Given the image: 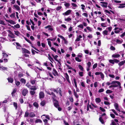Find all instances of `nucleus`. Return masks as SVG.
<instances>
[{"mask_svg":"<svg viewBox=\"0 0 125 125\" xmlns=\"http://www.w3.org/2000/svg\"><path fill=\"white\" fill-rule=\"evenodd\" d=\"M47 74L48 76V77H46L45 78L46 79L49 80L50 81H51L52 80V79L50 78H49V76L51 77L52 78H53V76L52 75V74L51 73L49 72L48 73H47Z\"/></svg>","mask_w":125,"mask_h":125,"instance_id":"obj_1","label":"nucleus"},{"mask_svg":"<svg viewBox=\"0 0 125 125\" xmlns=\"http://www.w3.org/2000/svg\"><path fill=\"white\" fill-rule=\"evenodd\" d=\"M115 32L116 33H119L121 31H122L123 29L121 28H119L118 27H115L114 29Z\"/></svg>","mask_w":125,"mask_h":125,"instance_id":"obj_2","label":"nucleus"},{"mask_svg":"<svg viewBox=\"0 0 125 125\" xmlns=\"http://www.w3.org/2000/svg\"><path fill=\"white\" fill-rule=\"evenodd\" d=\"M112 83L117 84L118 85V86H119V88L120 89V90L121 91L122 90V89L121 86V83L119 82L116 81V82H113Z\"/></svg>","mask_w":125,"mask_h":125,"instance_id":"obj_3","label":"nucleus"},{"mask_svg":"<svg viewBox=\"0 0 125 125\" xmlns=\"http://www.w3.org/2000/svg\"><path fill=\"white\" fill-rule=\"evenodd\" d=\"M53 102L54 106L56 108H57L59 106L58 102L56 99L53 100Z\"/></svg>","mask_w":125,"mask_h":125,"instance_id":"obj_4","label":"nucleus"},{"mask_svg":"<svg viewBox=\"0 0 125 125\" xmlns=\"http://www.w3.org/2000/svg\"><path fill=\"white\" fill-rule=\"evenodd\" d=\"M45 29H48V31H52L53 30L52 27L50 25H48L45 27Z\"/></svg>","mask_w":125,"mask_h":125,"instance_id":"obj_5","label":"nucleus"},{"mask_svg":"<svg viewBox=\"0 0 125 125\" xmlns=\"http://www.w3.org/2000/svg\"><path fill=\"white\" fill-rule=\"evenodd\" d=\"M72 10H69L67 11L66 12L63 13L62 14L64 16H67L70 14L71 13L72 11Z\"/></svg>","mask_w":125,"mask_h":125,"instance_id":"obj_6","label":"nucleus"},{"mask_svg":"<svg viewBox=\"0 0 125 125\" xmlns=\"http://www.w3.org/2000/svg\"><path fill=\"white\" fill-rule=\"evenodd\" d=\"M28 90L26 89H23L22 92V94L24 96H25L28 93Z\"/></svg>","mask_w":125,"mask_h":125,"instance_id":"obj_7","label":"nucleus"},{"mask_svg":"<svg viewBox=\"0 0 125 125\" xmlns=\"http://www.w3.org/2000/svg\"><path fill=\"white\" fill-rule=\"evenodd\" d=\"M64 75L67 81L69 83H71V82L69 79V76L67 73H65L64 74Z\"/></svg>","mask_w":125,"mask_h":125,"instance_id":"obj_8","label":"nucleus"},{"mask_svg":"<svg viewBox=\"0 0 125 125\" xmlns=\"http://www.w3.org/2000/svg\"><path fill=\"white\" fill-rule=\"evenodd\" d=\"M63 3H64V5L66 8H70L69 7L70 6V4L69 3L67 2L66 1L63 2Z\"/></svg>","mask_w":125,"mask_h":125,"instance_id":"obj_9","label":"nucleus"},{"mask_svg":"<svg viewBox=\"0 0 125 125\" xmlns=\"http://www.w3.org/2000/svg\"><path fill=\"white\" fill-rule=\"evenodd\" d=\"M100 3L102 4L101 5L103 7L105 8L107 7L108 5L107 3L105 2H100Z\"/></svg>","mask_w":125,"mask_h":125,"instance_id":"obj_10","label":"nucleus"},{"mask_svg":"<svg viewBox=\"0 0 125 125\" xmlns=\"http://www.w3.org/2000/svg\"><path fill=\"white\" fill-rule=\"evenodd\" d=\"M36 78L35 79L33 78H31V79L30 81L32 84L34 85L36 81Z\"/></svg>","mask_w":125,"mask_h":125,"instance_id":"obj_11","label":"nucleus"},{"mask_svg":"<svg viewBox=\"0 0 125 125\" xmlns=\"http://www.w3.org/2000/svg\"><path fill=\"white\" fill-rule=\"evenodd\" d=\"M14 9H16L17 11H19L20 10V7L17 5H14L13 6Z\"/></svg>","mask_w":125,"mask_h":125,"instance_id":"obj_12","label":"nucleus"},{"mask_svg":"<svg viewBox=\"0 0 125 125\" xmlns=\"http://www.w3.org/2000/svg\"><path fill=\"white\" fill-rule=\"evenodd\" d=\"M114 106L116 110L119 112H120V110L119 108L118 105L117 103H115L114 104Z\"/></svg>","mask_w":125,"mask_h":125,"instance_id":"obj_13","label":"nucleus"},{"mask_svg":"<svg viewBox=\"0 0 125 125\" xmlns=\"http://www.w3.org/2000/svg\"><path fill=\"white\" fill-rule=\"evenodd\" d=\"M52 73L55 76L58 75V73L57 72L54 68H53Z\"/></svg>","mask_w":125,"mask_h":125,"instance_id":"obj_14","label":"nucleus"},{"mask_svg":"<svg viewBox=\"0 0 125 125\" xmlns=\"http://www.w3.org/2000/svg\"><path fill=\"white\" fill-rule=\"evenodd\" d=\"M39 97L40 98H43L44 96V94L43 92H41L39 94Z\"/></svg>","mask_w":125,"mask_h":125,"instance_id":"obj_15","label":"nucleus"},{"mask_svg":"<svg viewBox=\"0 0 125 125\" xmlns=\"http://www.w3.org/2000/svg\"><path fill=\"white\" fill-rule=\"evenodd\" d=\"M57 90L58 91V92H57V93L58 94V93H59L60 96H62V91L61 89L59 88H57Z\"/></svg>","mask_w":125,"mask_h":125,"instance_id":"obj_16","label":"nucleus"},{"mask_svg":"<svg viewBox=\"0 0 125 125\" xmlns=\"http://www.w3.org/2000/svg\"><path fill=\"white\" fill-rule=\"evenodd\" d=\"M2 52H3L2 53V54L3 55L2 58H6L8 56V55L5 52H5V51H2Z\"/></svg>","mask_w":125,"mask_h":125,"instance_id":"obj_17","label":"nucleus"},{"mask_svg":"<svg viewBox=\"0 0 125 125\" xmlns=\"http://www.w3.org/2000/svg\"><path fill=\"white\" fill-rule=\"evenodd\" d=\"M7 68L0 65V70L2 71L7 70Z\"/></svg>","mask_w":125,"mask_h":125,"instance_id":"obj_18","label":"nucleus"},{"mask_svg":"<svg viewBox=\"0 0 125 125\" xmlns=\"http://www.w3.org/2000/svg\"><path fill=\"white\" fill-rule=\"evenodd\" d=\"M22 111L21 109H19L18 110L17 114L19 116H20L22 114Z\"/></svg>","mask_w":125,"mask_h":125,"instance_id":"obj_19","label":"nucleus"},{"mask_svg":"<svg viewBox=\"0 0 125 125\" xmlns=\"http://www.w3.org/2000/svg\"><path fill=\"white\" fill-rule=\"evenodd\" d=\"M115 42L118 44H121L123 42V40L122 39L120 40L116 39L115 41Z\"/></svg>","mask_w":125,"mask_h":125,"instance_id":"obj_20","label":"nucleus"},{"mask_svg":"<svg viewBox=\"0 0 125 125\" xmlns=\"http://www.w3.org/2000/svg\"><path fill=\"white\" fill-rule=\"evenodd\" d=\"M112 57L114 58H117L119 57L120 55L119 54H114L112 55Z\"/></svg>","mask_w":125,"mask_h":125,"instance_id":"obj_21","label":"nucleus"},{"mask_svg":"<svg viewBox=\"0 0 125 125\" xmlns=\"http://www.w3.org/2000/svg\"><path fill=\"white\" fill-rule=\"evenodd\" d=\"M64 20L67 22H71L72 19L71 18L69 17H68L67 18H65L64 19Z\"/></svg>","mask_w":125,"mask_h":125,"instance_id":"obj_22","label":"nucleus"},{"mask_svg":"<svg viewBox=\"0 0 125 125\" xmlns=\"http://www.w3.org/2000/svg\"><path fill=\"white\" fill-rule=\"evenodd\" d=\"M51 95H52V97L53 100L56 99V96L54 93L53 92H52L51 93Z\"/></svg>","mask_w":125,"mask_h":125,"instance_id":"obj_23","label":"nucleus"},{"mask_svg":"<svg viewBox=\"0 0 125 125\" xmlns=\"http://www.w3.org/2000/svg\"><path fill=\"white\" fill-rule=\"evenodd\" d=\"M95 101L96 103H99L101 102V100L99 98H96L95 99Z\"/></svg>","mask_w":125,"mask_h":125,"instance_id":"obj_24","label":"nucleus"},{"mask_svg":"<svg viewBox=\"0 0 125 125\" xmlns=\"http://www.w3.org/2000/svg\"><path fill=\"white\" fill-rule=\"evenodd\" d=\"M30 89L31 90H33V91H35L36 90L37 88L36 86H31L30 87Z\"/></svg>","mask_w":125,"mask_h":125,"instance_id":"obj_25","label":"nucleus"},{"mask_svg":"<svg viewBox=\"0 0 125 125\" xmlns=\"http://www.w3.org/2000/svg\"><path fill=\"white\" fill-rule=\"evenodd\" d=\"M57 62H58L57 63V65H58V66L59 67L58 68H59V69L60 70H61L62 69L61 68V62H60L59 61H57Z\"/></svg>","mask_w":125,"mask_h":125,"instance_id":"obj_26","label":"nucleus"},{"mask_svg":"<svg viewBox=\"0 0 125 125\" xmlns=\"http://www.w3.org/2000/svg\"><path fill=\"white\" fill-rule=\"evenodd\" d=\"M22 50L25 53H26L28 54L30 53V52L29 50L25 48H23Z\"/></svg>","mask_w":125,"mask_h":125,"instance_id":"obj_27","label":"nucleus"},{"mask_svg":"<svg viewBox=\"0 0 125 125\" xmlns=\"http://www.w3.org/2000/svg\"><path fill=\"white\" fill-rule=\"evenodd\" d=\"M82 38V36L81 35H79L77 36V38L75 40L76 41H78L80 40V39Z\"/></svg>","mask_w":125,"mask_h":125,"instance_id":"obj_28","label":"nucleus"},{"mask_svg":"<svg viewBox=\"0 0 125 125\" xmlns=\"http://www.w3.org/2000/svg\"><path fill=\"white\" fill-rule=\"evenodd\" d=\"M8 82L9 83H12L13 82V79L11 77H9L7 78Z\"/></svg>","mask_w":125,"mask_h":125,"instance_id":"obj_29","label":"nucleus"},{"mask_svg":"<svg viewBox=\"0 0 125 125\" xmlns=\"http://www.w3.org/2000/svg\"><path fill=\"white\" fill-rule=\"evenodd\" d=\"M125 7V4H120L118 6V8H122Z\"/></svg>","mask_w":125,"mask_h":125,"instance_id":"obj_30","label":"nucleus"},{"mask_svg":"<svg viewBox=\"0 0 125 125\" xmlns=\"http://www.w3.org/2000/svg\"><path fill=\"white\" fill-rule=\"evenodd\" d=\"M72 6H73V9H75V8L74 7H77V6L76 4L74 3H71Z\"/></svg>","mask_w":125,"mask_h":125,"instance_id":"obj_31","label":"nucleus"},{"mask_svg":"<svg viewBox=\"0 0 125 125\" xmlns=\"http://www.w3.org/2000/svg\"><path fill=\"white\" fill-rule=\"evenodd\" d=\"M52 56L56 61L57 62L59 61L57 59V57H58V55H55L54 56L52 54Z\"/></svg>","mask_w":125,"mask_h":125,"instance_id":"obj_32","label":"nucleus"},{"mask_svg":"<svg viewBox=\"0 0 125 125\" xmlns=\"http://www.w3.org/2000/svg\"><path fill=\"white\" fill-rule=\"evenodd\" d=\"M20 81L21 83L24 84H25L26 82L25 80L23 78H21L20 80Z\"/></svg>","mask_w":125,"mask_h":125,"instance_id":"obj_33","label":"nucleus"},{"mask_svg":"<svg viewBox=\"0 0 125 125\" xmlns=\"http://www.w3.org/2000/svg\"><path fill=\"white\" fill-rule=\"evenodd\" d=\"M108 32L107 31L105 30L103 32V34L104 36L107 35L108 34Z\"/></svg>","mask_w":125,"mask_h":125,"instance_id":"obj_34","label":"nucleus"},{"mask_svg":"<svg viewBox=\"0 0 125 125\" xmlns=\"http://www.w3.org/2000/svg\"><path fill=\"white\" fill-rule=\"evenodd\" d=\"M78 67L79 69L82 71H84V69L83 67L80 65H78Z\"/></svg>","mask_w":125,"mask_h":125,"instance_id":"obj_35","label":"nucleus"},{"mask_svg":"<svg viewBox=\"0 0 125 125\" xmlns=\"http://www.w3.org/2000/svg\"><path fill=\"white\" fill-rule=\"evenodd\" d=\"M49 2L51 4L53 5H56L57 4V3L54 2L53 1H50Z\"/></svg>","mask_w":125,"mask_h":125,"instance_id":"obj_36","label":"nucleus"},{"mask_svg":"<svg viewBox=\"0 0 125 125\" xmlns=\"http://www.w3.org/2000/svg\"><path fill=\"white\" fill-rule=\"evenodd\" d=\"M113 85H111L109 86L110 88L112 87H118V85L116 84H113Z\"/></svg>","mask_w":125,"mask_h":125,"instance_id":"obj_37","label":"nucleus"},{"mask_svg":"<svg viewBox=\"0 0 125 125\" xmlns=\"http://www.w3.org/2000/svg\"><path fill=\"white\" fill-rule=\"evenodd\" d=\"M73 81L76 88H77L76 79L75 78H74L73 79Z\"/></svg>","mask_w":125,"mask_h":125,"instance_id":"obj_38","label":"nucleus"},{"mask_svg":"<svg viewBox=\"0 0 125 125\" xmlns=\"http://www.w3.org/2000/svg\"><path fill=\"white\" fill-rule=\"evenodd\" d=\"M30 93L31 95L33 96L35 94V92L34 91L31 90L30 91Z\"/></svg>","mask_w":125,"mask_h":125,"instance_id":"obj_39","label":"nucleus"},{"mask_svg":"<svg viewBox=\"0 0 125 125\" xmlns=\"http://www.w3.org/2000/svg\"><path fill=\"white\" fill-rule=\"evenodd\" d=\"M35 116V114L33 112H31L29 114V116L31 117H34Z\"/></svg>","mask_w":125,"mask_h":125,"instance_id":"obj_40","label":"nucleus"},{"mask_svg":"<svg viewBox=\"0 0 125 125\" xmlns=\"http://www.w3.org/2000/svg\"><path fill=\"white\" fill-rule=\"evenodd\" d=\"M99 120L102 124H104V122L102 117H99Z\"/></svg>","mask_w":125,"mask_h":125,"instance_id":"obj_41","label":"nucleus"},{"mask_svg":"<svg viewBox=\"0 0 125 125\" xmlns=\"http://www.w3.org/2000/svg\"><path fill=\"white\" fill-rule=\"evenodd\" d=\"M18 77L19 78H21L23 76V74L21 72H20L18 74Z\"/></svg>","mask_w":125,"mask_h":125,"instance_id":"obj_42","label":"nucleus"},{"mask_svg":"<svg viewBox=\"0 0 125 125\" xmlns=\"http://www.w3.org/2000/svg\"><path fill=\"white\" fill-rule=\"evenodd\" d=\"M49 57L48 58L50 60V61L52 63H53V58L52 57L49 55H48Z\"/></svg>","mask_w":125,"mask_h":125,"instance_id":"obj_43","label":"nucleus"},{"mask_svg":"<svg viewBox=\"0 0 125 125\" xmlns=\"http://www.w3.org/2000/svg\"><path fill=\"white\" fill-rule=\"evenodd\" d=\"M45 104V100L43 101L41 103V104L42 106H44Z\"/></svg>","mask_w":125,"mask_h":125,"instance_id":"obj_44","label":"nucleus"},{"mask_svg":"<svg viewBox=\"0 0 125 125\" xmlns=\"http://www.w3.org/2000/svg\"><path fill=\"white\" fill-rule=\"evenodd\" d=\"M75 59V60L78 62H80L82 61L78 57H76Z\"/></svg>","mask_w":125,"mask_h":125,"instance_id":"obj_45","label":"nucleus"},{"mask_svg":"<svg viewBox=\"0 0 125 125\" xmlns=\"http://www.w3.org/2000/svg\"><path fill=\"white\" fill-rule=\"evenodd\" d=\"M116 81H112V82L111 83H110V82H107L106 83V84L108 86H109V85H110L111 84H115V83H113V82H116Z\"/></svg>","mask_w":125,"mask_h":125,"instance_id":"obj_46","label":"nucleus"},{"mask_svg":"<svg viewBox=\"0 0 125 125\" xmlns=\"http://www.w3.org/2000/svg\"><path fill=\"white\" fill-rule=\"evenodd\" d=\"M42 121L40 119H38L36 120L35 121V123H42Z\"/></svg>","mask_w":125,"mask_h":125,"instance_id":"obj_47","label":"nucleus"},{"mask_svg":"<svg viewBox=\"0 0 125 125\" xmlns=\"http://www.w3.org/2000/svg\"><path fill=\"white\" fill-rule=\"evenodd\" d=\"M10 117H12L8 115V117L6 118V121L8 123L10 122V121L9 120V118Z\"/></svg>","mask_w":125,"mask_h":125,"instance_id":"obj_48","label":"nucleus"},{"mask_svg":"<svg viewBox=\"0 0 125 125\" xmlns=\"http://www.w3.org/2000/svg\"><path fill=\"white\" fill-rule=\"evenodd\" d=\"M33 105L36 107V108H37L38 107V104L36 102H35L33 103Z\"/></svg>","mask_w":125,"mask_h":125,"instance_id":"obj_49","label":"nucleus"},{"mask_svg":"<svg viewBox=\"0 0 125 125\" xmlns=\"http://www.w3.org/2000/svg\"><path fill=\"white\" fill-rule=\"evenodd\" d=\"M74 95L76 98H79V95L76 92H74Z\"/></svg>","mask_w":125,"mask_h":125,"instance_id":"obj_50","label":"nucleus"},{"mask_svg":"<svg viewBox=\"0 0 125 125\" xmlns=\"http://www.w3.org/2000/svg\"><path fill=\"white\" fill-rule=\"evenodd\" d=\"M43 122H44V124L45 125H48V120L47 119H44L43 120Z\"/></svg>","mask_w":125,"mask_h":125,"instance_id":"obj_51","label":"nucleus"},{"mask_svg":"<svg viewBox=\"0 0 125 125\" xmlns=\"http://www.w3.org/2000/svg\"><path fill=\"white\" fill-rule=\"evenodd\" d=\"M110 110L112 111L114 113V114L116 115H118V114L116 112V111L114 109H112Z\"/></svg>","mask_w":125,"mask_h":125,"instance_id":"obj_52","label":"nucleus"},{"mask_svg":"<svg viewBox=\"0 0 125 125\" xmlns=\"http://www.w3.org/2000/svg\"><path fill=\"white\" fill-rule=\"evenodd\" d=\"M49 90H51V89H49L48 90H47V89L45 90V91L46 92V93H47V94H50V95H51V93H50L49 92Z\"/></svg>","mask_w":125,"mask_h":125,"instance_id":"obj_53","label":"nucleus"},{"mask_svg":"<svg viewBox=\"0 0 125 125\" xmlns=\"http://www.w3.org/2000/svg\"><path fill=\"white\" fill-rule=\"evenodd\" d=\"M113 91L111 90H107L106 91V94H109V93H112Z\"/></svg>","mask_w":125,"mask_h":125,"instance_id":"obj_54","label":"nucleus"},{"mask_svg":"<svg viewBox=\"0 0 125 125\" xmlns=\"http://www.w3.org/2000/svg\"><path fill=\"white\" fill-rule=\"evenodd\" d=\"M77 56L78 57H77L81 58L83 57V54L81 53H79L78 54Z\"/></svg>","mask_w":125,"mask_h":125,"instance_id":"obj_55","label":"nucleus"},{"mask_svg":"<svg viewBox=\"0 0 125 125\" xmlns=\"http://www.w3.org/2000/svg\"><path fill=\"white\" fill-rule=\"evenodd\" d=\"M112 27L111 26H110L106 28V29L108 30L109 31H111L112 30Z\"/></svg>","mask_w":125,"mask_h":125,"instance_id":"obj_56","label":"nucleus"},{"mask_svg":"<svg viewBox=\"0 0 125 125\" xmlns=\"http://www.w3.org/2000/svg\"><path fill=\"white\" fill-rule=\"evenodd\" d=\"M14 27L17 28H19L20 27V25L18 24H17L16 25H14Z\"/></svg>","mask_w":125,"mask_h":125,"instance_id":"obj_57","label":"nucleus"},{"mask_svg":"<svg viewBox=\"0 0 125 125\" xmlns=\"http://www.w3.org/2000/svg\"><path fill=\"white\" fill-rule=\"evenodd\" d=\"M13 105L15 107V109H16L17 107V103L14 102L13 103Z\"/></svg>","mask_w":125,"mask_h":125,"instance_id":"obj_58","label":"nucleus"},{"mask_svg":"<svg viewBox=\"0 0 125 125\" xmlns=\"http://www.w3.org/2000/svg\"><path fill=\"white\" fill-rule=\"evenodd\" d=\"M100 75L102 79L103 80H104V76L103 74L101 72Z\"/></svg>","mask_w":125,"mask_h":125,"instance_id":"obj_59","label":"nucleus"},{"mask_svg":"<svg viewBox=\"0 0 125 125\" xmlns=\"http://www.w3.org/2000/svg\"><path fill=\"white\" fill-rule=\"evenodd\" d=\"M124 64L123 63V62L122 61L118 63V65L120 67L122 65H123Z\"/></svg>","mask_w":125,"mask_h":125,"instance_id":"obj_60","label":"nucleus"},{"mask_svg":"<svg viewBox=\"0 0 125 125\" xmlns=\"http://www.w3.org/2000/svg\"><path fill=\"white\" fill-rule=\"evenodd\" d=\"M101 25L102 27H106V23H101Z\"/></svg>","mask_w":125,"mask_h":125,"instance_id":"obj_61","label":"nucleus"},{"mask_svg":"<svg viewBox=\"0 0 125 125\" xmlns=\"http://www.w3.org/2000/svg\"><path fill=\"white\" fill-rule=\"evenodd\" d=\"M110 49L112 51H115V48L112 45H111V46Z\"/></svg>","mask_w":125,"mask_h":125,"instance_id":"obj_62","label":"nucleus"},{"mask_svg":"<svg viewBox=\"0 0 125 125\" xmlns=\"http://www.w3.org/2000/svg\"><path fill=\"white\" fill-rule=\"evenodd\" d=\"M29 115V113L27 111L26 112L24 115V117H28Z\"/></svg>","mask_w":125,"mask_h":125,"instance_id":"obj_63","label":"nucleus"},{"mask_svg":"<svg viewBox=\"0 0 125 125\" xmlns=\"http://www.w3.org/2000/svg\"><path fill=\"white\" fill-rule=\"evenodd\" d=\"M91 65V62H88L87 63V66L86 67H90Z\"/></svg>","mask_w":125,"mask_h":125,"instance_id":"obj_64","label":"nucleus"}]
</instances>
